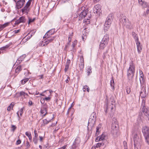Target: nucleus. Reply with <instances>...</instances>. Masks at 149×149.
<instances>
[{
	"mask_svg": "<svg viewBox=\"0 0 149 149\" xmlns=\"http://www.w3.org/2000/svg\"><path fill=\"white\" fill-rule=\"evenodd\" d=\"M21 141L20 140H18L16 142V143L17 144H19L21 143Z\"/></svg>",
	"mask_w": 149,
	"mask_h": 149,
	"instance_id": "59",
	"label": "nucleus"
},
{
	"mask_svg": "<svg viewBox=\"0 0 149 149\" xmlns=\"http://www.w3.org/2000/svg\"><path fill=\"white\" fill-rule=\"evenodd\" d=\"M109 39V36L107 35H105L102 40H104L106 42H108Z\"/></svg>",
	"mask_w": 149,
	"mask_h": 149,
	"instance_id": "25",
	"label": "nucleus"
},
{
	"mask_svg": "<svg viewBox=\"0 0 149 149\" xmlns=\"http://www.w3.org/2000/svg\"><path fill=\"white\" fill-rule=\"evenodd\" d=\"M140 96L142 98L145 97L146 96V93L145 91V89L143 88H142L140 92Z\"/></svg>",
	"mask_w": 149,
	"mask_h": 149,
	"instance_id": "17",
	"label": "nucleus"
},
{
	"mask_svg": "<svg viewBox=\"0 0 149 149\" xmlns=\"http://www.w3.org/2000/svg\"><path fill=\"white\" fill-rule=\"evenodd\" d=\"M50 97H46L43 100H45L46 101H48L50 100Z\"/></svg>",
	"mask_w": 149,
	"mask_h": 149,
	"instance_id": "48",
	"label": "nucleus"
},
{
	"mask_svg": "<svg viewBox=\"0 0 149 149\" xmlns=\"http://www.w3.org/2000/svg\"><path fill=\"white\" fill-rule=\"evenodd\" d=\"M46 38L44 40V42L46 45H47L49 43L53 41L54 38H55V36L45 37L44 36L43 37V38Z\"/></svg>",
	"mask_w": 149,
	"mask_h": 149,
	"instance_id": "8",
	"label": "nucleus"
},
{
	"mask_svg": "<svg viewBox=\"0 0 149 149\" xmlns=\"http://www.w3.org/2000/svg\"><path fill=\"white\" fill-rule=\"evenodd\" d=\"M29 79L28 78H26L21 81L22 83L23 84H24Z\"/></svg>",
	"mask_w": 149,
	"mask_h": 149,
	"instance_id": "36",
	"label": "nucleus"
},
{
	"mask_svg": "<svg viewBox=\"0 0 149 149\" xmlns=\"http://www.w3.org/2000/svg\"><path fill=\"white\" fill-rule=\"evenodd\" d=\"M143 111L144 114L147 117L149 116V111L148 109L144 107L143 108Z\"/></svg>",
	"mask_w": 149,
	"mask_h": 149,
	"instance_id": "18",
	"label": "nucleus"
},
{
	"mask_svg": "<svg viewBox=\"0 0 149 149\" xmlns=\"http://www.w3.org/2000/svg\"><path fill=\"white\" fill-rule=\"evenodd\" d=\"M99 138H100L99 136L97 137L95 139V141L97 142L99 141H101V140H99Z\"/></svg>",
	"mask_w": 149,
	"mask_h": 149,
	"instance_id": "61",
	"label": "nucleus"
},
{
	"mask_svg": "<svg viewBox=\"0 0 149 149\" xmlns=\"http://www.w3.org/2000/svg\"><path fill=\"white\" fill-rule=\"evenodd\" d=\"M53 118L52 117H51L50 118H47L46 119H45L43 120V123L44 125L47 124H48L49 122H50L51 120Z\"/></svg>",
	"mask_w": 149,
	"mask_h": 149,
	"instance_id": "23",
	"label": "nucleus"
},
{
	"mask_svg": "<svg viewBox=\"0 0 149 149\" xmlns=\"http://www.w3.org/2000/svg\"><path fill=\"white\" fill-rule=\"evenodd\" d=\"M34 136L35 137H38V134L37 132V131L36 130H35L34 131Z\"/></svg>",
	"mask_w": 149,
	"mask_h": 149,
	"instance_id": "43",
	"label": "nucleus"
},
{
	"mask_svg": "<svg viewBox=\"0 0 149 149\" xmlns=\"http://www.w3.org/2000/svg\"><path fill=\"white\" fill-rule=\"evenodd\" d=\"M24 3V1L22 0H20L18 1L17 3L18 7L20 8L22 7Z\"/></svg>",
	"mask_w": 149,
	"mask_h": 149,
	"instance_id": "19",
	"label": "nucleus"
},
{
	"mask_svg": "<svg viewBox=\"0 0 149 149\" xmlns=\"http://www.w3.org/2000/svg\"><path fill=\"white\" fill-rule=\"evenodd\" d=\"M21 67L20 65H19L17 67L15 70V72L16 73H19L21 70Z\"/></svg>",
	"mask_w": 149,
	"mask_h": 149,
	"instance_id": "29",
	"label": "nucleus"
},
{
	"mask_svg": "<svg viewBox=\"0 0 149 149\" xmlns=\"http://www.w3.org/2000/svg\"><path fill=\"white\" fill-rule=\"evenodd\" d=\"M126 91L127 94H129L131 92L130 88L129 87H127L126 89Z\"/></svg>",
	"mask_w": 149,
	"mask_h": 149,
	"instance_id": "42",
	"label": "nucleus"
},
{
	"mask_svg": "<svg viewBox=\"0 0 149 149\" xmlns=\"http://www.w3.org/2000/svg\"><path fill=\"white\" fill-rule=\"evenodd\" d=\"M110 26H109V25L107 24L106 23H105L104 26V30L105 31H107L109 29Z\"/></svg>",
	"mask_w": 149,
	"mask_h": 149,
	"instance_id": "27",
	"label": "nucleus"
},
{
	"mask_svg": "<svg viewBox=\"0 0 149 149\" xmlns=\"http://www.w3.org/2000/svg\"><path fill=\"white\" fill-rule=\"evenodd\" d=\"M120 21L122 23L123 25L126 28L130 29L132 28L130 22L125 16H123L121 17Z\"/></svg>",
	"mask_w": 149,
	"mask_h": 149,
	"instance_id": "3",
	"label": "nucleus"
},
{
	"mask_svg": "<svg viewBox=\"0 0 149 149\" xmlns=\"http://www.w3.org/2000/svg\"><path fill=\"white\" fill-rule=\"evenodd\" d=\"M111 106L110 105V108H111V110H112L113 109V108H114V106L113 104H111ZM109 107L110 108V107Z\"/></svg>",
	"mask_w": 149,
	"mask_h": 149,
	"instance_id": "55",
	"label": "nucleus"
},
{
	"mask_svg": "<svg viewBox=\"0 0 149 149\" xmlns=\"http://www.w3.org/2000/svg\"><path fill=\"white\" fill-rule=\"evenodd\" d=\"M19 94V96L21 97L22 99L26 98V96H28V94L23 91H21L19 93H17Z\"/></svg>",
	"mask_w": 149,
	"mask_h": 149,
	"instance_id": "16",
	"label": "nucleus"
},
{
	"mask_svg": "<svg viewBox=\"0 0 149 149\" xmlns=\"http://www.w3.org/2000/svg\"><path fill=\"white\" fill-rule=\"evenodd\" d=\"M135 71V67L132 61L130 63V67L127 71V77L130 81H132Z\"/></svg>",
	"mask_w": 149,
	"mask_h": 149,
	"instance_id": "2",
	"label": "nucleus"
},
{
	"mask_svg": "<svg viewBox=\"0 0 149 149\" xmlns=\"http://www.w3.org/2000/svg\"><path fill=\"white\" fill-rule=\"evenodd\" d=\"M25 134L28 137L31 135V133L28 132H26L25 133Z\"/></svg>",
	"mask_w": 149,
	"mask_h": 149,
	"instance_id": "49",
	"label": "nucleus"
},
{
	"mask_svg": "<svg viewBox=\"0 0 149 149\" xmlns=\"http://www.w3.org/2000/svg\"><path fill=\"white\" fill-rule=\"evenodd\" d=\"M28 35H29V33L28 34ZM32 35H31L30 36H28L29 37H28L27 36H26L24 37L23 38V39H22V41L23 42L24 41H26V40H27L29 39L32 37Z\"/></svg>",
	"mask_w": 149,
	"mask_h": 149,
	"instance_id": "30",
	"label": "nucleus"
},
{
	"mask_svg": "<svg viewBox=\"0 0 149 149\" xmlns=\"http://www.w3.org/2000/svg\"><path fill=\"white\" fill-rule=\"evenodd\" d=\"M33 141L35 144H36L38 142L37 138L34 137L33 138Z\"/></svg>",
	"mask_w": 149,
	"mask_h": 149,
	"instance_id": "41",
	"label": "nucleus"
},
{
	"mask_svg": "<svg viewBox=\"0 0 149 149\" xmlns=\"http://www.w3.org/2000/svg\"><path fill=\"white\" fill-rule=\"evenodd\" d=\"M83 91H86V90H87V89H86V88H85L84 87V86H83Z\"/></svg>",
	"mask_w": 149,
	"mask_h": 149,
	"instance_id": "64",
	"label": "nucleus"
},
{
	"mask_svg": "<svg viewBox=\"0 0 149 149\" xmlns=\"http://www.w3.org/2000/svg\"><path fill=\"white\" fill-rule=\"evenodd\" d=\"M73 35V33H70L69 35L68 40L69 42H70L71 41V37H72Z\"/></svg>",
	"mask_w": 149,
	"mask_h": 149,
	"instance_id": "37",
	"label": "nucleus"
},
{
	"mask_svg": "<svg viewBox=\"0 0 149 149\" xmlns=\"http://www.w3.org/2000/svg\"><path fill=\"white\" fill-rule=\"evenodd\" d=\"M26 21L25 17H20L19 19L17 20L15 22V24L18 25L21 23H24Z\"/></svg>",
	"mask_w": 149,
	"mask_h": 149,
	"instance_id": "12",
	"label": "nucleus"
},
{
	"mask_svg": "<svg viewBox=\"0 0 149 149\" xmlns=\"http://www.w3.org/2000/svg\"><path fill=\"white\" fill-rule=\"evenodd\" d=\"M12 127L13 128V129H12V130L14 131L15 130L16 127L14 125H12Z\"/></svg>",
	"mask_w": 149,
	"mask_h": 149,
	"instance_id": "53",
	"label": "nucleus"
},
{
	"mask_svg": "<svg viewBox=\"0 0 149 149\" xmlns=\"http://www.w3.org/2000/svg\"><path fill=\"white\" fill-rule=\"evenodd\" d=\"M57 121H56L55 123H52V125H51V126H54L56 125L57 123Z\"/></svg>",
	"mask_w": 149,
	"mask_h": 149,
	"instance_id": "60",
	"label": "nucleus"
},
{
	"mask_svg": "<svg viewBox=\"0 0 149 149\" xmlns=\"http://www.w3.org/2000/svg\"><path fill=\"white\" fill-rule=\"evenodd\" d=\"M108 42L104 41L102 40L101 41L100 45V48L101 49H103L106 46Z\"/></svg>",
	"mask_w": 149,
	"mask_h": 149,
	"instance_id": "15",
	"label": "nucleus"
},
{
	"mask_svg": "<svg viewBox=\"0 0 149 149\" xmlns=\"http://www.w3.org/2000/svg\"><path fill=\"white\" fill-rule=\"evenodd\" d=\"M91 69V67H89L87 68V72L88 73V75H89L92 72Z\"/></svg>",
	"mask_w": 149,
	"mask_h": 149,
	"instance_id": "33",
	"label": "nucleus"
},
{
	"mask_svg": "<svg viewBox=\"0 0 149 149\" xmlns=\"http://www.w3.org/2000/svg\"><path fill=\"white\" fill-rule=\"evenodd\" d=\"M80 63L79 64V67L80 70H82L84 68V59L83 57L81 56L80 58Z\"/></svg>",
	"mask_w": 149,
	"mask_h": 149,
	"instance_id": "13",
	"label": "nucleus"
},
{
	"mask_svg": "<svg viewBox=\"0 0 149 149\" xmlns=\"http://www.w3.org/2000/svg\"><path fill=\"white\" fill-rule=\"evenodd\" d=\"M29 7L25 6L22 9V12L27 14L29 11Z\"/></svg>",
	"mask_w": 149,
	"mask_h": 149,
	"instance_id": "21",
	"label": "nucleus"
},
{
	"mask_svg": "<svg viewBox=\"0 0 149 149\" xmlns=\"http://www.w3.org/2000/svg\"><path fill=\"white\" fill-rule=\"evenodd\" d=\"M8 23H6L3 25H1L0 26V31L2 30L5 27L7 26L8 25Z\"/></svg>",
	"mask_w": 149,
	"mask_h": 149,
	"instance_id": "26",
	"label": "nucleus"
},
{
	"mask_svg": "<svg viewBox=\"0 0 149 149\" xmlns=\"http://www.w3.org/2000/svg\"><path fill=\"white\" fill-rule=\"evenodd\" d=\"M83 35L82 36V40L84 41V39L85 40L86 38V34L85 32L83 33Z\"/></svg>",
	"mask_w": 149,
	"mask_h": 149,
	"instance_id": "38",
	"label": "nucleus"
},
{
	"mask_svg": "<svg viewBox=\"0 0 149 149\" xmlns=\"http://www.w3.org/2000/svg\"><path fill=\"white\" fill-rule=\"evenodd\" d=\"M54 31L53 29L48 31L45 34V37H52L51 36L54 34Z\"/></svg>",
	"mask_w": 149,
	"mask_h": 149,
	"instance_id": "14",
	"label": "nucleus"
},
{
	"mask_svg": "<svg viewBox=\"0 0 149 149\" xmlns=\"http://www.w3.org/2000/svg\"><path fill=\"white\" fill-rule=\"evenodd\" d=\"M28 138H29V140L30 141H31V140H32V136H31V135H30L29 136H28Z\"/></svg>",
	"mask_w": 149,
	"mask_h": 149,
	"instance_id": "63",
	"label": "nucleus"
},
{
	"mask_svg": "<svg viewBox=\"0 0 149 149\" xmlns=\"http://www.w3.org/2000/svg\"><path fill=\"white\" fill-rule=\"evenodd\" d=\"M29 104L30 105H31L33 104L32 101L30 100L29 102Z\"/></svg>",
	"mask_w": 149,
	"mask_h": 149,
	"instance_id": "62",
	"label": "nucleus"
},
{
	"mask_svg": "<svg viewBox=\"0 0 149 149\" xmlns=\"http://www.w3.org/2000/svg\"><path fill=\"white\" fill-rule=\"evenodd\" d=\"M44 136H39L40 140V141H42L43 138H44Z\"/></svg>",
	"mask_w": 149,
	"mask_h": 149,
	"instance_id": "56",
	"label": "nucleus"
},
{
	"mask_svg": "<svg viewBox=\"0 0 149 149\" xmlns=\"http://www.w3.org/2000/svg\"><path fill=\"white\" fill-rule=\"evenodd\" d=\"M140 78H139L140 81L141 82V80H143V74H140Z\"/></svg>",
	"mask_w": 149,
	"mask_h": 149,
	"instance_id": "44",
	"label": "nucleus"
},
{
	"mask_svg": "<svg viewBox=\"0 0 149 149\" xmlns=\"http://www.w3.org/2000/svg\"><path fill=\"white\" fill-rule=\"evenodd\" d=\"M80 141V140L79 138H77L75 139L71 149H78V147Z\"/></svg>",
	"mask_w": 149,
	"mask_h": 149,
	"instance_id": "9",
	"label": "nucleus"
},
{
	"mask_svg": "<svg viewBox=\"0 0 149 149\" xmlns=\"http://www.w3.org/2000/svg\"><path fill=\"white\" fill-rule=\"evenodd\" d=\"M70 63V61L69 60H67L65 69V72H66L68 70L69 68Z\"/></svg>",
	"mask_w": 149,
	"mask_h": 149,
	"instance_id": "24",
	"label": "nucleus"
},
{
	"mask_svg": "<svg viewBox=\"0 0 149 149\" xmlns=\"http://www.w3.org/2000/svg\"><path fill=\"white\" fill-rule=\"evenodd\" d=\"M77 42V40L74 41V42H72V44L71 45H69V43H68V45L67 46V48H68V49L70 50H73L75 46L76 45Z\"/></svg>",
	"mask_w": 149,
	"mask_h": 149,
	"instance_id": "11",
	"label": "nucleus"
},
{
	"mask_svg": "<svg viewBox=\"0 0 149 149\" xmlns=\"http://www.w3.org/2000/svg\"><path fill=\"white\" fill-rule=\"evenodd\" d=\"M20 31V30H15L13 31V32L15 33H18Z\"/></svg>",
	"mask_w": 149,
	"mask_h": 149,
	"instance_id": "58",
	"label": "nucleus"
},
{
	"mask_svg": "<svg viewBox=\"0 0 149 149\" xmlns=\"http://www.w3.org/2000/svg\"><path fill=\"white\" fill-rule=\"evenodd\" d=\"M138 2L139 4L141 5L144 2H143L142 0H138Z\"/></svg>",
	"mask_w": 149,
	"mask_h": 149,
	"instance_id": "50",
	"label": "nucleus"
},
{
	"mask_svg": "<svg viewBox=\"0 0 149 149\" xmlns=\"http://www.w3.org/2000/svg\"><path fill=\"white\" fill-rule=\"evenodd\" d=\"M114 81L113 78H112V79L111 80L110 85L112 87H114Z\"/></svg>",
	"mask_w": 149,
	"mask_h": 149,
	"instance_id": "35",
	"label": "nucleus"
},
{
	"mask_svg": "<svg viewBox=\"0 0 149 149\" xmlns=\"http://www.w3.org/2000/svg\"><path fill=\"white\" fill-rule=\"evenodd\" d=\"M113 14H110L109 15L106 20V22H107L109 24L111 23V21L112 19Z\"/></svg>",
	"mask_w": 149,
	"mask_h": 149,
	"instance_id": "20",
	"label": "nucleus"
},
{
	"mask_svg": "<svg viewBox=\"0 0 149 149\" xmlns=\"http://www.w3.org/2000/svg\"><path fill=\"white\" fill-rule=\"evenodd\" d=\"M101 6L97 4L95 5L93 8V12L94 13H98L100 12Z\"/></svg>",
	"mask_w": 149,
	"mask_h": 149,
	"instance_id": "10",
	"label": "nucleus"
},
{
	"mask_svg": "<svg viewBox=\"0 0 149 149\" xmlns=\"http://www.w3.org/2000/svg\"><path fill=\"white\" fill-rule=\"evenodd\" d=\"M106 146V145L105 144L104 142H103L102 143H97L95 146V147L96 148H98L102 146L105 147Z\"/></svg>",
	"mask_w": 149,
	"mask_h": 149,
	"instance_id": "22",
	"label": "nucleus"
},
{
	"mask_svg": "<svg viewBox=\"0 0 149 149\" xmlns=\"http://www.w3.org/2000/svg\"><path fill=\"white\" fill-rule=\"evenodd\" d=\"M96 117V114L95 113L93 112L91 114L88 120V126H90L91 127L94 126Z\"/></svg>",
	"mask_w": 149,
	"mask_h": 149,
	"instance_id": "5",
	"label": "nucleus"
},
{
	"mask_svg": "<svg viewBox=\"0 0 149 149\" xmlns=\"http://www.w3.org/2000/svg\"><path fill=\"white\" fill-rule=\"evenodd\" d=\"M142 132L146 142L149 144L148 141L149 140V129L148 127L144 126L143 128Z\"/></svg>",
	"mask_w": 149,
	"mask_h": 149,
	"instance_id": "4",
	"label": "nucleus"
},
{
	"mask_svg": "<svg viewBox=\"0 0 149 149\" xmlns=\"http://www.w3.org/2000/svg\"><path fill=\"white\" fill-rule=\"evenodd\" d=\"M105 137V135L103 134H102L100 136H99V140H101V141L103 140L104 139Z\"/></svg>",
	"mask_w": 149,
	"mask_h": 149,
	"instance_id": "32",
	"label": "nucleus"
},
{
	"mask_svg": "<svg viewBox=\"0 0 149 149\" xmlns=\"http://www.w3.org/2000/svg\"><path fill=\"white\" fill-rule=\"evenodd\" d=\"M84 87L86 88V89H87V90H86L87 91H88V92H89V88L88 87V86H87V85H85V86H84Z\"/></svg>",
	"mask_w": 149,
	"mask_h": 149,
	"instance_id": "52",
	"label": "nucleus"
},
{
	"mask_svg": "<svg viewBox=\"0 0 149 149\" xmlns=\"http://www.w3.org/2000/svg\"><path fill=\"white\" fill-rule=\"evenodd\" d=\"M8 45H6L4 47H1V50H3L4 49H5L6 48H7L8 47Z\"/></svg>",
	"mask_w": 149,
	"mask_h": 149,
	"instance_id": "46",
	"label": "nucleus"
},
{
	"mask_svg": "<svg viewBox=\"0 0 149 149\" xmlns=\"http://www.w3.org/2000/svg\"><path fill=\"white\" fill-rule=\"evenodd\" d=\"M141 5L142 6V7L144 8H146L147 7V4L146 2H143V3H142V4Z\"/></svg>",
	"mask_w": 149,
	"mask_h": 149,
	"instance_id": "39",
	"label": "nucleus"
},
{
	"mask_svg": "<svg viewBox=\"0 0 149 149\" xmlns=\"http://www.w3.org/2000/svg\"><path fill=\"white\" fill-rule=\"evenodd\" d=\"M35 20V19H29V23L33 22Z\"/></svg>",
	"mask_w": 149,
	"mask_h": 149,
	"instance_id": "54",
	"label": "nucleus"
},
{
	"mask_svg": "<svg viewBox=\"0 0 149 149\" xmlns=\"http://www.w3.org/2000/svg\"><path fill=\"white\" fill-rule=\"evenodd\" d=\"M31 2H30V1H28L25 6L28 7H29L31 4Z\"/></svg>",
	"mask_w": 149,
	"mask_h": 149,
	"instance_id": "45",
	"label": "nucleus"
},
{
	"mask_svg": "<svg viewBox=\"0 0 149 149\" xmlns=\"http://www.w3.org/2000/svg\"><path fill=\"white\" fill-rule=\"evenodd\" d=\"M39 45L40 46H44L46 45L44 43V40L41 42L40 43Z\"/></svg>",
	"mask_w": 149,
	"mask_h": 149,
	"instance_id": "40",
	"label": "nucleus"
},
{
	"mask_svg": "<svg viewBox=\"0 0 149 149\" xmlns=\"http://www.w3.org/2000/svg\"><path fill=\"white\" fill-rule=\"evenodd\" d=\"M119 125L117 124H113L112 125V132L115 137L117 136L119 134Z\"/></svg>",
	"mask_w": 149,
	"mask_h": 149,
	"instance_id": "6",
	"label": "nucleus"
},
{
	"mask_svg": "<svg viewBox=\"0 0 149 149\" xmlns=\"http://www.w3.org/2000/svg\"><path fill=\"white\" fill-rule=\"evenodd\" d=\"M132 35L135 40L138 52L139 53H140L141 52L142 48L141 46L140 45V43L138 41V37L137 36V35L134 32L132 33Z\"/></svg>",
	"mask_w": 149,
	"mask_h": 149,
	"instance_id": "7",
	"label": "nucleus"
},
{
	"mask_svg": "<svg viewBox=\"0 0 149 149\" xmlns=\"http://www.w3.org/2000/svg\"><path fill=\"white\" fill-rule=\"evenodd\" d=\"M41 112L43 116H45L47 113V111L45 109L41 110Z\"/></svg>",
	"mask_w": 149,
	"mask_h": 149,
	"instance_id": "34",
	"label": "nucleus"
},
{
	"mask_svg": "<svg viewBox=\"0 0 149 149\" xmlns=\"http://www.w3.org/2000/svg\"><path fill=\"white\" fill-rule=\"evenodd\" d=\"M26 146L27 147L26 148H29L30 146V145L29 144V143L28 141H27L26 143Z\"/></svg>",
	"mask_w": 149,
	"mask_h": 149,
	"instance_id": "47",
	"label": "nucleus"
},
{
	"mask_svg": "<svg viewBox=\"0 0 149 149\" xmlns=\"http://www.w3.org/2000/svg\"><path fill=\"white\" fill-rule=\"evenodd\" d=\"M23 108H22L20 109V110L19 111H18L17 112V116L19 117V113H20V116H21L22 114L23 113Z\"/></svg>",
	"mask_w": 149,
	"mask_h": 149,
	"instance_id": "31",
	"label": "nucleus"
},
{
	"mask_svg": "<svg viewBox=\"0 0 149 149\" xmlns=\"http://www.w3.org/2000/svg\"><path fill=\"white\" fill-rule=\"evenodd\" d=\"M91 15L88 12V10L86 9L84 10L79 15V17L81 19H84V22H87V24L90 23L89 19L91 17Z\"/></svg>",
	"mask_w": 149,
	"mask_h": 149,
	"instance_id": "1",
	"label": "nucleus"
},
{
	"mask_svg": "<svg viewBox=\"0 0 149 149\" xmlns=\"http://www.w3.org/2000/svg\"><path fill=\"white\" fill-rule=\"evenodd\" d=\"M99 129V128L98 127H97L96 128V135L97 134H98Z\"/></svg>",
	"mask_w": 149,
	"mask_h": 149,
	"instance_id": "51",
	"label": "nucleus"
},
{
	"mask_svg": "<svg viewBox=\"0 0 149 149\" xmlns=\"http://www.w3.org/2000/svg\"><path fill=\"white\" fill-rule=\"evenodd\" d=\"M66 146H64L61 147L60 148H58V149H66L65 148L66 147Z\"/></svg>",
	"mask_w": 149,
	"mask_h": 149,
	"instance_id": "57",
	"label": "nucleus"
},
{
	"mask_svg": "<svg viewBox=\"0 0 149 149\" xmlns=\"http://www.w3.org/2000/svg\"><path fill=\"white\" fill-rule=\"evenodd\" d=\"M14 105V102H12L10 106L8 107L7 110L8 111H10L12 108H13V107Z\"/></svg>",
	"mask_w": 149,
	"mask_h": 149,
	"instance_id": "28",
	"label": "nucleus"
}]
</instances>
